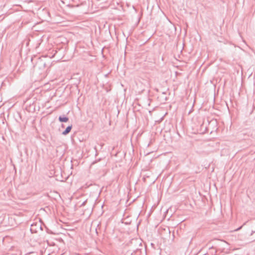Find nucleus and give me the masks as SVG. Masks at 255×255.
Instances as JSON below:
<instances>
[{
    "instance_id": "1",
    "label": "nucleus",
    "mask_w": 255,
    "mask_h": 255,
    "mask_svg": "<svg viewBox=\"0 0 255 255\" xmlns=\"http://www.w3.org/2000/svg\"><path fill=\"white\" fill-rule=\"evenodd\" d=\"M72 125L69 126L68 127H67L65 129V130L62 132V134L66 135L68 133H69L70 132V131L72 129Z\"/></svg>"
},
{
    "instance_id": "2",
    "label": "nucleus",
    "mask_w": 255,
    "mask_h": 255,
    "mask_svg": "<svg viewBox=\"0 0 255 255\" xmlns=\"http://www.w3.org/2000/svg\"><path fill=\"white\" fill-rule=\"evenodd\" d=\"M58 119L60 122H67L69 120L68 118L66 117H62L61 116L59 117Z\"/></svg>"
},
{
    "instance_id": "3",
    "label": "nucleus",
    "mask_w": 255,
    "mask_h": 255,
    "mask_svg": "<svg viewBox=\"0 0 255 255\" xmlns=\"http://www.w3.org/2000/svg\"><path fill=\"white\" fill-rule=\"evenodd\" d=\"M86 201H84V202L82 204L81 206H84V205H85V203H86Z\"/></svg>"
},
{
    "instance_id": "4",
    "label": "nucleus",
    "mask_w": 255,
    "mask_h": 255,
    "mask_svg": "<svg viewBox=\"0 0 255 255\" xmlns=\"http://www.w3.org/2000/svg\"><path fill=\"white\" fill-rule=\"evenodd\" d=\"M242 227H243V226L240 227V228H238L237 230H236V231H238V230H240Z\"/></svg>"
},
{
    "instance_id": "5",
    "label": "nucleus",
    "mask_w": 255,
    "mask_h": 255,
    "mask_svg": "<svg viewBox=\"0 0 255 255\" xmlns=\"http://www.w3.org/2000/svg\"><path fill=\"white\" fill-rule=\"evenodd\" d=\"M97 162V161H94L92 163V165H93L95 163H96Z\"/></svg>"
}]
</instances>
